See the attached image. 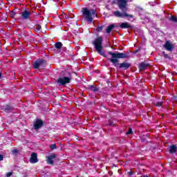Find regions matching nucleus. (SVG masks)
<instances>
[{
  "label": "nucleus",
  "mask_w": 177,
  "mask_h": 177,
  "mask_svg": "<svg viewBox=\"0 0 177 177\" xmlns=\"http://www.w3.org/2000/svg\"><path fill=\"white\" fill-rule=\"evenodd\" d=\"M50 149L51 150H55L56 149H57V147L56 146V144H53L50 145Z\"/></svg>",
  "instance_id": "24"
},
{
  "label": "nucleus",
  "mask_w": 177,
  "mask_h": 177,
  "mask_svg": "<svg viewBox=\"0 0 177 177\" xmlns=\"http://www.w3.org/2000/svg\"><path fill=\"white\" fill-rule=\"evenodd\" d=\"M169 21H173V23H177V17L174 15H171L169 17Z\"/></svg>",
  "instance_id": "18"
},
{
  "label": "nucleus",
  "mask_w": 177,
  "mask_h": 177,
  "mask_svg": "<svg viewBox=\"0 0 177 177\" xmlns=\"http://www.w3.org/2000/svg\"><path fill=\"white\" fill-rule=\"evenodd\" d=\"M92 45L94 46L96 52H97L100 56H103V57L107 59V55L104 53V50H103V37L102 36L97 37L93 41Z\"/></svg>",
  "instance_id": "4"
},
{
  "label": "nucleus",
  "mask_w": 177,
  "mask_h": 177,
  "mask_svg": "<svg viewBox=\"0 0 177 177\" xmlns=\"http://www.w3.org/2000/svg\"><path fill=\"white\" fill-rule=\"evenodd\" d=\"M38 153L33 152L32 153L30 158V164H37L38 162Z\"/></svg>",
  "instance_id": "8"
},
{
  "label": "nucleus",
  "mask_w": 177,
  "mask_h": 177,
  "mask_svg": "<svg viewBox=\"0 0 177 177\" xmlns=\"http://www.w3.org/2000/svg\"><path fill=\"white\" fill-rule=\"evenodd\" d=\"M149 67H150V64L143 62L139 64L138 68L140 71H143L144 70H147Z\"/></svg>",
  "instance_id": "9"
},
{
  "label": "nucleus",
  "mask_w": 177,
  "mask_h": 177,
  "mask_svg": "<svg viewBox=\"0 0 177 177\" xmlns=\"http://www.w3.org/2000/svg\"><path fill=\"white\" fill-rule=\"evenodd\" d=\"M71 73L68 71H62L57 80H55V82L59 86H66L67 84L71 82Z\"/></svg>",
  "instance_id": "3"
},
{
  "label": "nucleus",
  "mask_w": 177,
  "mask_h": 177,
  "mask_svg": "<svg viewBox=\"0 0 177 177\" xmlns=\"http://www.w3.org/2000/svg\"><path fill=\"white\" fill-rule=\"evenodd\" d=\"M2 78V73L0 72V80Z\"/></svg>",
  "instance_id": "32"
},
{
  "label": "nucleus",
  "mask_w": 177,
  "mask_h": 177,
  "mask_svg": "<svg viewBox=\"0 0 177 177\" xmlns=\"http://www.w3.org/2000/svg\"><path fill=\"white\" fill-rule=\"evenodd\" d=\"M89 89L91 91H92V92H98L99 87H97L96 86L91 85V86H89Z\"/></svg>",
  "instance_id": "17"
},
{
  "label": "nucleus",
  "mask_w": 177,
  "mask_h": 177,
  "mask_svg": "<svg viewBox=\"0 0 177 177\" xmlns=\"http://www.w3.org/2000/svg\"><path fill=\"white\" fill-rule=\"evenodd\" d=\"M76 177H78V176H77Z\"/></svg>",
  "instance_id": "34"
},
{
  "label": "nucleus",
  "mask_w": 177,
  "mask_h": 177,
  "mask_svg": "<svg viewBox=\"0 0 177 177\" xmlns=\"http://www.w3.org/2000/svg\"><path fill=\"white\" fill-rule=\"evenodd\" d=\"M131 133H133V132L132 131V129L129 128L128 131L126 133L127 135H131Z\"/></svg>",
  "instance_id": "27"
},
{
  "label": "nucleus",
  "mask_w": 177,
  "mask_h": 177,
  "mask_svg": "<svg viewBox=\"0 0 177 177\" xmlns=\"http://www.w3.org/2000/svg\"><path fill=\"white\" fill-rule=\"evenodd\" d=\"M119 27L120 28H122V30H125L127 28H128V30H132V28H133V26H132L131 25L129 24V23L128 22H123V23H121L120 25H119Z\"/></svg>",
  "instance_id": "10"
},
{
  "label": "nucleus",
  "mask_w": 177,
  "mask_h": 177,
  "mask_svg": "<svg viewBox=\"0 0 177 177\" xmlns=\"http://www.w3.org/2000/svg\"><path fill=\"white\" fill-rule=\"evenodd\" d=\"M165 48L169 52H172V50L174 49V45H172V44H171L169 41H166Z\"/></svg>",
  "instance_id": "13"
},
{
  "label": "nucleus",
  "mask_w": 177,
  "mask_h": 177,
  "mask_svg": "<svg viewBox=\"0 0 177 177\" xmlns=\"http://www.w3.org/2000/svg\"><path fill=\"white\" fill-rule=\"evenodd\" d=\"M162 55H163L165 59H168L169 60H171V57H169V55L168 54H166L165 51L162 52Z\"/></svg>",
  "instance_id": "22"
},
{
  "label": "nucleus",
  "mask_w": 177,
  "mask_h": 177,
  "mask_svg": "<svg viewBox=\"0 0 177 177\" xmlns=\"http://www.w3.org/2000/svg\"><path fill=\"white\" fill-rule=\"evenodd\" d=\"M44 125V121L41 119H37L34 123L35 129H39V128H42Z\"/></svg>",
  "instance_id": "12"
},
{
  "label": "nucleus",
  "mask_w": 177,
  "mask_h": 177,
  "mask_svg": "<svg viewBox=\"0 0 177 177\" xmlns=\"http://www.w3.org/2000/svg\"><path fill=\"white\" fill-rule=\"evenodd\" d=\"M12 154H19V150L14 149L11 151Z\"/></svg>",
  "instance_id": "26"
},
{
  "label": "nucleus",
  "mask_w": 177,
  "mask_h": 177,
  "mask_svg": "<svg viewBox=\"0 0 177 177\" xmlns=\"http://www.w3.org/2000/svg\"><path fill=\"white\" fill-rule=\"evenodd\" d=\"M162 103H164V102L160 101L155 103L154 104L156 107H161V106H162Z\"/></svg>",
  "instance_id": "23"
},
{
  "label": "nucleus",
  "mask_w": 177,
  "mask_h": 177,
  "mask_svg": "<svg viewBox=\"0 0 177 177\" xmlns=\"http://www.w3.org/2000/svg\"><path fill=\"white\" fill-rule=\"evenodd\" d=\"M113 3H117L119 9L123 12H121L118 10L113 12V15L115 17H120L124 19V17L133 18V15L127 13L128 12V0H114Z\"/></svg>",
  "instance_id": "2"
},
{
  "label": "nucleus",
  "mask_w": 177,
  "mask_h": 177,
  "mask_svg": "<svg viewBox=\"0 0 177 177\" xmlns=\"http://www.w3.org/2000/svg\"><path fill=\"white\" fill-rule=\"evenodd\" d=\"M0 161H3V155L0 154Z\"/></svg>",
  "instance_id": "31"
},
{
  "label": "nucleus",
  "mask_w": 177,
  "mask_h": 177,
  "mask_svg": "<svg viewBox=\"0 0 177 177\" xmlns=\"http://www.w3.org/2000/svg\"><path fill=\"white\" fill-rule=\"evenodd\" d=\"M62 46H63V44L60 41L55 44V48H56V49H62Z\"/></svg>",
  "instance_id": "19"
},
{
  "label": "nucleus",
  "mask_w": 177,
  "mask_h": 177,
  "mask_svg": "<svg viewBox=\"0 0 177 177\" xmlns=\"http://www.w3.org/2000/svg\"><path fill=\"white\" fill-rule=\"evenodd\" d=\"M143 177H148L147 176H144Z\"/></svg>",
  "instance_id": "33"
},
{
  "label": "nucleus",
  "mask_w": 177,
  "mask_h": 177,
  "mask_svg": "<svg viewBox=\"0 0 177 177\" xmlns=\"http://www.w3.org/2000/svg\"><path fill=\"white\" fill-rule=\"evenodd\" d=\"M108 125L109 127H115V124L114 123V122H109Z\"/></svg>",
  "instance_id": "28"
},
{
  "label": "nucleus",
  "mask_w": 177,
  "mask_h": 177,
  "mask_svg": "<svg viewBox=\"0 0 177 177\" xmlns=\"http://www.w3.org/2000/svg\"><path fill=\"white\" fill-rule=\"evenodd\" d=\"M102 30H103V26H99V27H97V29H96V31H97V32H102Z\"/></svg>",
  "instance_id": "25"
},
{
  "label": "nucleus",
  "mask_w": 177,
  "mask_h": 177,
  "mask_svg": "<svg viewBox=\"0 0 177 177\" xmlns=\"http://www.w3.org/2000/svg\"><path fill=\"white\" fill-rule=\"evenodd\" d=\"M48 62L43 58H39L32 63V66L35 70H45Z\"/></svg>",
  "instance_id": "6"
},
{
  "label": "nucleus",
  "mask_w": 177,
  "mask_h": 177,
  "mask_svg": "<svg viewBox=\"0 0 177 177\" xmlns=\"http://www.w3.org/2000/svg\"><path fill=\"white\" fill-rule=\"evenodd\" d=\"M177 151V147L175 145H173L171 146H170L169 149V151L170 153V154H174L175 153H176Z\"/></svg>",
  "instance_id": "16"
},
{
  "label": "nucleus",
  "mask_w": 177,
  "mask_h": 177,
  "mask_svg": "<svg viewBox=\"0 0 177 177\" xmlns=\"http://www.w3.org/2000/svg\"><path fill=\"white\" fill-rule=\"evenodd\" d=\"M108 55L111 56V58H108L109 62H111V63H112L116 68H124V70H128V68L131 67V64L128 62H123L120 64V59H118L129 58V52L124 53H120L118 51L115 53L108 51Z\"/></svg>",
  "instance_id": "1"
},
{
  "label": "nucleus",
  "mask_w": 177,
  "mask_h": 177,
  "mask_svg": "<svg viewBox=\"0 0 177 177\" xmlns=\"http://www.w3.org/2000/svg\"><path fill=\"white\" fill-rule=\"evenodd\" d=\"M115 27L117 28L118 26H115V24H114L109 25L106 28V33L110 34V32H111V31H113V30L115 28Z\"/></svg>",
  "instance_id": "15"
},
{
  "label": "nucleus",
  "mask_w": 177,
  "mask_h": 177,
  "mask_svg": "<svg viewBox=\"0 0 177 177\" xmlns=\"http://www.w3.org/2000/svg\"><path fill=\"white\" fill-rule=\"evenodd\" d=\"M16 15L17 14L15 11H10V16L11 19H15Z\"/></svg>",
  "instance_id": "21"
},
{
  "label": "nucleus",
  "mask_w": 177,
  "mask_h": 177,
  "mask_svg": "<svg viewBox=\"0 0 177 177\" xmlns=\"http://www.w3.org/2000/svg\"><path fill=\"white\" fill-rule=\"evenodd\" d=\"M127 175H129V176H132V175H133V171H127Z\"/></svg>",
  "instance_id": "30"
},
{
  "label": "nucleus",
  "mask_w": 177,
  "mask_h": 177,
  "mask_svg": "<svg viewBox=\"0 0 177 177\" xmlns=\"http://www.w3.org/2000/svg\"><path fill=\"white\" fill-rule=\"evenodd\" d=\"M1 110H3V111H5L6 113H10V111L13 110V108L10 104H6L3 106Z\"/></svg>",
  "instance_id": "14"
},
{
  "label": "nucleus",
  "mask_w": 177,
  "mask_h": 177,
  "mask_svg": "<svg viewBox=\"0 0 177 177\" xmlns=\"http://www.w3.org/2000/svg\"><path fill=\"white\" fill-rule=\"evenodd\" d=\"M35 31H42V26L41 25H35L34 27Z\"/></svg>",
  "instance_id": "20"
},
{
  "label": "nucleus",
  "mask_w": 177,
  "mask_h": 177,
  "mask_svg": "<svg viewBox=\"0 0 177 177\" xmlns=\"http://www.w3.org/2000/svg\"><path fill=\"white\" fill-rule=\"evenodd\" d=\"M31 15H32V12L28 10H24L21 13V17L22 20H30L31 19Z\"/></svg>",
  "instance_id": "7"
},
{
  "label": "nucleus",
  "mask_w": 177,
  "mask_h": 177,
  "mask_svg": "<svg viewBox=\"0 0 177 177\" xmlns=\"http://www.w3.org/2000/svg\"><path fill=\"white\" fill-rule=\"evenodd\" d=\"M82 16L86 21L88 23H93V17L95 16H97L96 15V10L95 9H88V8H82Z\"/></svg>",
  "instance_id": "5"
},
{
  "label": "nucleus",
  "mask_w": 177,
  "mask_h": 177,
  "mask_svg": "<svg viewBox=\"0 0 177 177\" xmlns=\"http://www.w3.org/2000/svg\"><path fill=\"white\" fill-rule=\"evenodd\" d=\"M56 158V155L55 153H53L47 157V164H49L50 165H53L55 164V162L53 160Z\"/></svg>",
  "instance_id": "11"
},
{
  "label": "nucleus",
  "mask_w": 177,
  "mask_h": 177,
  "mask_svg": "<svg viewBox=\"0 0 177 177\" xmlns=\"http://www.w3.org/2000/svg\"><path fill=\"white\" fill-rule=\"evenodd\" d=\"M12 175H13V173L12 172H8L6 174V177H11Z\"/></svg>",
  "instance_id": "29"
}]
</instances>
